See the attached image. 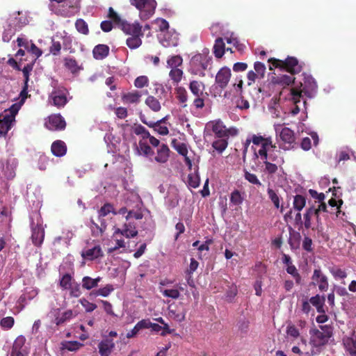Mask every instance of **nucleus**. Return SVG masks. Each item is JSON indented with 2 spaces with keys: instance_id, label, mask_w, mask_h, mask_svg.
<instances>
[{
  "instance_id": "28",
  "label": "nucleus",
  "mask_w": 356,
  "mask_h": 356,
  "mask_svg": "<svg viewBox=\"0 0 356 356\" xmlns=\"http://www.w3.org/2000/svg\"><path fill=\"white\" fill-rule=\"evenodd\" d=\"M143 36V33L140 34H136L131 35L126 40L127 47L131 49H137L142 44L141 37Z\"/></svg>"
},
{
  "instance_id": "44",
  "label": "nucleus",
  "mask_w": 356,
  "mask_h": 356,
  "mask_svg": "<svg viewBox=\"0 0 356 356\" xmlns=\"http://www.w3.org/2000/svg\"><path fill=\"white\" fill-rule=\"evenodd\" d=\"M183 63V59L181 56L176 55L172 56L169 58L167 60V65L169 67L172 68H178V67L181 66Z\"/></svg>"
},
{
  "instance_id": "29",
  "label": "nucleus",
  "mask_w": 356,
  "mask_h": 356,
  "mask_svg": "<svg viewBox=\"0 0 356 356\" xmlns=\"http://www.w3.org/2000/svg\"><path fill=\"white\" fill-rule=\"evenodd\" d=\"M139 153L147 157H151L154 155V152L145 140H140L137 147Z\"/></svg>"
},
{
  "instance_id": "3",
  "label": "nucleus",
  "mask_w": 356,
  "mask_h": 356,
  "mask_svg": "<svg viewBox=\"0 0 356 356\" xmlns=\"http://www.w3.org/2000/svg\"><path fill=\"white\" fill-rule=\"evenodd\" d=\"M69 90L63 86L54 83L48 97L49 103L58 109L63 108L69 102Z\"/></svg>"
},
{
  "instance_id": "52",
  "label": "nucleus",
  "mask_w": 356,
  "mask_h": 356,
  "mask_svg": "<svg viewBox=\"0 0 356 356\" xmlns=\"http://www.w3.org/2000/svg\"><path fill=\"white\" fill-rule=\"evenodd\" d=\"M176 140H172L173 147L175 149V150L183 156H187L188 154V148L185 143H178L175 144Z\"/></svg>"
},
{
  "instance_id": "14",
  "label": "nucleus",
  "mask_w": 356,
  "mask_h": 356,
  "mask_svg": "<svg viewBox=\"0 0 356 356\" xmlns=\"http://www.w3.org/2000/svg\"><path fill=\"white\" fill-rule=\"evenodd\" d=\"M125 34L134 35L136 34H140L143 33L142 26L138 22L129 23L126 20L122 19L118 25Z\"/></svg>"
},
{
  "instance_id": "42",
  "label": "nucleus",
  "mask_w": 356,
  "mask_h": 356,
  "mask_svg": "<svg viewBox=\"0 0 356 356\" xmlns=\"http://www.w3.org/2000/svg\"><path fill=\"white\" fill-rule=\"evenodd\" d=\"M324 298L321 297L318 295H316L314 297H312L309 300V302L316 307L317 311L319 313L324 312L323 310V303H324Z\"/></svg>"
},
{
  "instance_id": "36",
  "label": "nucleus",
  "mask_w": 356,
  "mask_h": 356,
  "mask_svg": "<svg viewBox=\"0 0 356 356\" xmlns=\"http://www.w3.org/2000/svg\"><path fill=\"white\" fill-rule=\"evenodd\" d=\"M343 344L351 356H356V339L348 337L343 340Z\"/></svg>"
},
{
  "instance_id": "20",
  "label": "nucleus",
  "mask_w": 356,
  "mask_h": 356,
  "mask_svg": "<svg viewBox=\"0 0 356 356\" xmlns=\"http://www.w3.org/2000/svg\"><path fill=\"white\" fill-rule=\"evenodd\" d=\"M189 89L195 97L208 96L207 92H204L205 85L200 81H191L189 83Z\"/></svg>"
},
{
  "instance_id": "9",
  "label": "nucleus",
  "mask_w": 356,
  "mask_h": 356,
  "mask_svg": "<svg viewBox=\"0 0 356 356\" xmlns=\"http://www.w3.org/2000/svg\"><path fill=\"white\" fill-rule=\"evenodd\" d=\"M113 213V214H116L117 213L114 211L113 207L110 203H106L104 204L101 209L99 210L98 213V218L100 222V225H98L96 223L93 219H90L91 224L96 227L100 233H103L106 229V223L104 219H102L103 217L107 216L108 213Z\"/></svg>"
},
{
  "instance_id": "54",
  "label": "nucleus",
  "mask_w": 356,
  "mask_h": 356,
  "mask_svg": "<svg viewBox=\"0 0 356 356\" xmlns=\"http://www.w3.org/2000/svg\"><path fill=\"white\" fill-rule=\"evenodd\" d=\"M277 83L284 86H289L292 83L296 84L295 78L289 75H282L280 77H277Z\"/></svg>"
},
{
  "instance_id": "56",
  "label": "nucleus",
  "mask_w": 356,
  "mask_h": 356,
  "mask_svg": "<svg viewBox=\"0 0 356 356\" xmlns=\"http://www.w3.org/2000/svg\"><path fill=\"white\" fill-rule=\"evenodd\" d=\"M73 316V312L72 310H67L64 312L61 317H56L55 319V323L57 325L63 324L66 321L70 319Z\"/></svg>"
},
{
  "instance_id": "34",
  "label": "nucleus",
  "mask_w": 356,
  "mask_h": 356,
  "mask_svg": "<svg viewBox=\"0 0 356 356\" xmlns=\"http://www.w3.org/2000/svg\"><path fill=\"white\" fill-rule=\"evenodd\" d=\"M229 138H220L212 143V147L220 154H221L228 145Z\"/></svg>"
},
{
  "instance_id": "48",
  "label": "nucleus",
  "mask_w": 356,
  "mask_h": 356,
  "mask_svg": "<svg viewBox=\"0 0 356 356\" xmlns=\"http://www.w3.org/2000/svg\"><path fill=\"white\" fill-rule=\"evenodd\" d=\"M147 323L145 322V320H142V321H139L134 326V327L127 334V337L129 339V338H131V337H134V336H136V334L140 330L145 328V326H146Z\"/></svg>"
},
{
  "instance_id": "64",
  "label": "nucleus",
  "mask_w": 356,
  "mask_h": 356,
  "mask_svg": "<svg viewBox=\"0 0 356 356\" xmlns=\"http://www.w3.org/2000/svg\"><path fill=\"white\" fill-rule=\"evenodd\" d=\"M0 325L6 329H10L14 325V318L10 316L3 318L1 320Z\"/></svg>"
},
{
  "instance_id": "26",
  "label": "nucleus",
  "mask_w": 356,
  "mask_h": 356,
  "mask_svg": "<svg viewBox=\"0 0 356 356\" xmlns=\"http://www.w3.org/2000/svg\"><path fill=\"white\" fill-rule=\"evenodd\" d=\"M109 52V48L106 44H98L95 47L92 54L96 59H103L106 57Z\"/></svg>"
},
{
  "instance_id": "25",
  "label": "nucleus",
  "mask_w": 356,
  "mask_h": 356,
  "mask_svg": "<svg viewBox=\"0 0 356 356\" xmlns=\"http://www.w3.org/2000/svg\"><path fill=\"white\" fill-rule=\"evenodd\" d=\"M64 66L73 74L79 72L82 67L79 65L75 58L67 57L64 58Z\"/></svg>"
},
{
  "instance_id": "51",
  "label": "nucleus",
  "mask_w": 356,
  "mask_h": 356,
  "mask_svg": "<svg viewBox=\"0 0 356 356\" xmlns=\"http://www.w3.org/2000/svg\"><path fill=\"white\" fill-rule=\"evenodd\" d=\"M330 271L336 280H343L347 276L346 272L338 267L330 268Z\"/></svg>"
},
{
  "instance_id": "17",
  "label": "nucleus",
  "mask_w": 356,
  "mask_h": 356,
  "mask_svg": "<svg viewBox=\"0 0 356 356\" xmlns=\"http://www.w3.org/2000/svg\"><path fill=\"white\" fill-rule=\"evenodd\" d=\"M159 41L164 47H177L179 44V38L177 33L166 31L161 34Z\"/></svg>"
},
{
  "instance_id": "43",
  "label": "nucleus",
  "mask_w": 356,
  "mask_h": 356,
  "mask_svg": "<svg viewBox=\"0 0 356 356\" xmlns=\"http://www.w3.org/2000/svg\"><path fill=\"white\" fill-rule=\"evenodd\" d=\"M183 71L179 68H172L170 71L169 76L171 80L175 83H178L181 81L183 76Z\"/></svg>"
},
{
  "instance_id": "21",
  "label": "nucleus",
  "mask_w": 356,
  "mask_h": 356,
  "mask_svg": "<svg viewBox=\"0 0 356 356\" xmlns=\"http://www.w3.org/2000/svg\"><path fill=\"white\" fill-rule=\"evenodd\" d=\"M115 347L112 339H106L102 340L98 345L99 352L101 356H109Z\"/></svg>"
},
{
  "instance_id": "37",
  "label": "nucleus",
  "mask_w": 356,
  "mask_h": 356,
  "mask_svg": "<svg viewBox=\"0 0 356 356\" xmlns=\"http://www.w3.org/2000/svg\"><path fill=\"white\" fill-rule=\"evenodd\" d=\"M133 132L136 135L140 136L142 138L140 140H143L149 138V137L151 136L148 130L141 124H135L133 127Z\"/></svg>"
},
{
  "instance_id": "50",
  "label": "nucleus",
  "mask_w": 356,
  "mask_h": 356,
  "mask_svg": "<svg viewBox=\"0 0 356 356\" xmlns=\"http://www.w3.org/2000/svg\"><path fill=\"white\" fill-rule=\"evenodd\" d=\"M267 193L269 199L272 201L276 209H279L280 207V199L276 192L273 189L268 188L267 190Z\"/></svg>"
},
{
  "instance_id": "53",
  "label": "nucleus",
  "mask_w": 356,
  "mask_h": 356,
  "mask_svg": "<svg viewBox=\"0 0 356 356\" xmlns=\"http://www.w3.org/2000/svg\"><path fill=\"white\" fill-rule=\"evenodd\" d=\"M149 85V79L147 76H138L134 81V86L137 88H143Z\"/></svg>"
},
{
  "instance_id": "62",
  "label": "nucleus",
  "mask_w": 356,
  "mask_h": 356,
  "mask_svg": "<svg viewBox=\"0 0 356 356\" xmlns=\"http://www.w3.org/2000/svg\"><path fill=\"white\" fill-rule=\"evenodd\" d=\"M61 50V44L58 41H52V44L49 47V51L54 56H58L60 54Z\"/></svg>"
},
{
  "instance_id": "60",
  "label": "nucleus",
  "mask_w": 356,
  "mask_h": 356,
  "mask_svg": "<svg viewBox=\"0 0 356 356\" xmlns=\"http://www.w3.org/2000/svg\"><path fill=\"white\" fill-rule=\"evenodd\" d=\"M108 17L118 26L122 20L112 7L108 8Z\"/></svg>"
},
{
  "instance_id": "46",
  "label": "nucleus",
  "mask_w": 356,
  "mask_h": 356,
  "mask_svg": "<svg viewBox=\"0 0 356 356\" xmlns=\"http://www.w3.org/2000/svg\"><path fill=\"white\" fill-rule=\"evenodd\" d=\"M254 69L256 75L259 76V79H262L265 76L266 74V65L259 61H257L254 64Z\"/></svg>"
},
{
  "instance_id": "31",
  "label": "nucleus",
  "mask_w": 356,
  "mask_h": 356,
  "mask_svg": "<svg viewBox=\"0 0 356 356\" xmlns=\"http://www.w3.org/2000/svg\"><path fill=\"white\" fill-rule=\"evenodd\" d=\"M292 232H290V236L289 238V244L291 250H297L300 247L301 236L299 232L293 231L291 228Z\"/></svg>"
},
{
  "instance_id": "30",
  "label": "nucleus",
  "mask_w": 356,
  "mask_h": 356,
  "mask_svg": "<svg viewBox=\"0 0 356 356\" xmlns=\"http://www.w3.org/2000/svg\"><path fill=\"white\" fill-rule=\"evenodd\" d=\"M74 285V280L70 273H65L63 275L60 280V286L63 289H77L76 286Z\"/></svg>"
},
{
  "instance_id": "1",
  "label": "nucleus",
  "mask_w": 356,
  "mask_h": 356,
  "mask_svg": "<svg viewBox=\"0 0 356 356\" xmlns=\"http://www.w3.org/2000/svg\"><path fill=\"white\" fill-rule=\"evenodd\" d=\"M317 84L311 76H304L303 82H300V86H296L291 89V99L295 103H300L302 94L312 97L316 92Z\"/></svg>"
},
{
  "instance_id": "38",
  "label": "nucleus",
  "mask_w": 356,
  "mask_h": 356,
  "mask_svg": "<svg viewBox=\"0 0 356 356\" xmlns=\"http://www.w3.org/2000/svg\"><path fill=\"white\" fill-rule=\"evenodd\" d=\"M101 280V277L92 279L90 277L86 276L83 278V288L85 289H92L98 286V282Z\"/></svg>"
},
{
  "instance_id": "41",
  "label": "nucleus",
  "mask_w": 356,
  "mask_h": 356,
  "mask_svg": "<svg viewBox=\"0 0 356 356\" xmlns=\"http://www.w3.org/2000/svg\"><path fill=\"white\" fill-rule=\"evenodd\" d=\"M243 173L245 179L248 181L250 184L257 186H261V181H259L257 176L255 174L251 173L246 169L243 170Z\"/></svg>"
},
{
  "instance_id": "27",
  "label": "nucleus",
  "mask_w": 356,
  "mask_h": 356,
  "mask_svg": "<svg viewBox=\"0 0 356 356\" xmlns=\"http://www.w3.org/2000/svg\"><path fill=\"white\" fill-rule=\"evenodd\" d=\"M175 93L179 102L182 104L181 106L183 108L186 107V102L188 100V92L182 86H179L175 88Z\"/></svg>"
},
{
  "instance_id": "22",
  "label": "nucleus",
  "mask_w": 356,
  "mask_h": 356,
  "mask_svg": "<svg viewBox=\"0 0 356 356\" xmlns=\"http://www.w3.org/2000/svg\"><path fill=\"white\" fill-rule=\"evenodd\" d=\"M51 151L57 157L63 156L67 152V145L63 140H57L51 144Z\"/></svg>"
},
{
  "instance_id": "35",
  "label": "nucleus",
  "mask_w": 356,
  "mask_h": 356,
  "mask_svg": "<svg viewBox=\"0 0 356 356\" xmlns=\"http://www.w3.org/2000/svg\"><path fill=\"white\" fill-rule=\"evenodd\" d=\"M306 205V198L302 195L293 197V208L297 211H301Z\"/></svg>"
},
{
  "instance_id": "24",
  "label": "nucleus",
  "mask_w": 356,
  "mask_h": 356,
  "mask_svg": "<svg viewBox=\"0 0 356 356\" xmlns=\"http://www.w3.org/2000/svg\"><path fill=\"white\" fill-rule=\"evenodd\" d=\"M28 83H24L23 88L20 92L19 97L20 101L17 103L13 104L10 108L13 110L14 113H17L21 106L24 104L26 99L28 97Z\"/></svg>"
},
{
  "instance_id": "19",
  "label": "nucleus",
  "mask_w": 356,
  "mask_h": 356,
  "mask_svg": "<svg viewBox=\"0 0 356 356\" xmlns=\"http://www.w3.org/2000/svg\"><path fill=\"white\" fill-rule=\"evenodd\" d=\"M44 238V230L40 225H35L32 228L31 240L34 245L40 247Z\"/></svg>"
},
{
  "instance_id": "6",
  "label": "nucleus",
  "mask_w": 356,
  "mask_h": 356,
  "mask_svg": "<svg viewBox=\"0 0 356 356\" xmlns=\"http://www.w3.org/2000/svg\"><path fill=\"white\" fill-rule=\"evenodd\" d=\"M321 330L314 328L310 330V341L315 347L326 344L332 336L331 328L327 325H321Z\"/></svg>"
},
{
  "instance_id": "4",
  "label": "nucleus",
  "mask_w": 356,
  "mask_h": 356,
  "mask_svg": "<svg viewBox=\"0 0 356 356\" xmlns=\"http://www.w3.org/2000/svg\"><path fill=\"white\" fill-rule=\"evenodd\" d=\"M268 62L270 63L273 67L284 70L291 73L292 75L298 74L302 70V66L298 59L293 56H288L285 60L270 58L268 60Z\"/></svg>"
},
{
  "instance_id": "47",
  "label": "nucleus",
  "mask_w": 356,
  "mask_h": 356,
  "mask_svg": "<svg viewBox=\"0 0 356 356\" xmlns=\"http://www.w3.org/2000/svg\"><path fill=\"white\" fill-rule=\"evenodd\" d=\"M124 236L127 238H133L137 236L138 231L134 225L131 223L124 224Z\"/></svg>"
},
{
  "instance_id": "11",
  "label": "nucleus",
  "mask_w": 356,
  "mask_h": 356,
  "mask_svg": "<svg viewBox=\"0 0 356 356\" xmlns=\"http://www.w3.org/2000/svg\"><path fill=\"white\" fill-rule=\"evenodd\" d=\"M232 72L228 67L220 68L217 72L215 78V83L220 89H225L230 80Z\"/></svg>"
},
{
  "instance_id": "5",
  "label": "nucleus",
  "mask_w": 356,
  "mask_h": 356,
  "mask_svg": "<svg viewBox=\"0 0 356 356\" xmlns=\"http://www.w3.org/2000/svg\"><path fill=\"white\" fill-rule=\"evenodd\" d=\"M130 3L139 10L140 17L144 21L154 14L157 5L155 0H130Z\"/></svg>"
},
{
  "instance_id": "7",
  "label": "nucleus",
  "mask_w": 356,
  "mask_h": 356,
  "mask_svg": "<svg viewBox=\"0 0 356 356\" xmlns=\"http://www.w3.org/2000/svg\"><path fill=\"white\" fill-rule=\"evenodd\" d=\"M17 114L9 108L0 115V138L5 136L11 129Z\"/></svg>"
},
{
  "instance_id": "61",
  "label": "nucleus",
  "mask_w": 356,
  "mask_h": 356,
  "mask_svg": "<svg viewBox=\"0 0 356 356\" xmlns=\"http://www.w3.org/2000/svg\"><path fill=\"white\" fill-rule=\"evenodd\" d=\"M156 22L159 26L160 31L163 32V33L168 31L169 29V23L166 19L163 18H158L156 19Z\"/></svg>"
},
{
  "instance_id": "55",
  "label": "nucleus",
  "mask_w": 356,
  "mask_h": 356,
  "mask_svg": "<svg viewBox=\"0 0 356 356\" xmlns=\"http://www.w3.org/2000/svg\"><path fill=\"white\" fill-rule=\"evenodd\" d=\"M82 346V343L76 341H66L65 343L63 344V349H66L70 351H75L79 349V348L81 347Z\"/></svg>"
},
{
  "instance_id": "32",
  "label": "nucleus",
  "mask_w": 356,
  "mask_h": 356,
  "mask_svg": "<svg viewBox=\"0 0 356 356\" xmlns=\"http://www.w3.org/2000/svg\"><path fill=\"white\" fill-rule=\"evenodd\" d=\"M225 51V43L222 38H218L213 45V54L218 58L223 56Z\"/></svg>"
},
{
  "instance_id": "15",
  "label": "nucleus",
  "mask_w": 356,
  "mask_h": 356,
  "mask_svg": "<svg viewBox=\"0 0 356 356\" xmlns=\"http://www.w3.org/2000/svg\"><path fill=\"white\" fill-rule=\"evenodd\" d=\"M81 255L83 259L93 261L95 259L103 257L104 253L100 245H97L92 248H88L83 250Z\"/></svg>"
},
{
  "instance_id": "39",
  "label": "nucleus",
  "mask_w": 356,
  "mask_h": 356,
  "mask_svg": "<svg viewBox=\"0 0 356 356\" xmlns=\"http://www.w3.org/2000/svg\"><path fill=\"white\" fill-rule=\"evenodd\" d=\"M245 194H242L238 190L235 189L230 194V202L235 205H241L244 200Z\"/></svg>"
},
{
  "instance_id": "57",
  "label": "nucleus",
  "mask_w": 356,
  "mask_h": 356,
  "mask_svg": "<svg viewBox=\"0 0 356 356\" xmlns=\"http://www.w3.org/2000/svg\"><path fill=\"white\" fill-rule=\"evenodd\" d=\"M188 185L194 188H196L200 185V177L197 174H189L188 176Z\"/></svg>"
},
{
  "instance_id": "33",
  "label": "nucleus",
  "mask_w": 356,
  "mask_h": 356,
  "mask_svg": "<svg viewBox=\"0 0 356 356\" xmlns=\"http://www.w3.org/2000/svg\"><path fill=\"white\" fill-rule=\"evenodd\" d=\"M145 103L154 112H159L161 109L160 102L152 95H149Z\"/></svg>"
},
{
  "instance_id": "12",
  "label": "nucleus",
  "mask_w": 356,
  "mask_h": 356,
  "mask_svg": "<svg viewBox=\"0 0 356 356\" xmlns=\"http://www.w3.org/2000/svg\"><path fill=\"white\" fill-rule=\"evenodd\" d=\"M275 131L277 134H279L282 141L288 145V147H286L288 149L293 147L296 137L293 130L288 127H284L280 131L278 128H275Z\"/></svg>"
},
{
  "instance_id": "16",
  "label": "nucleus",
  "mask_w": 356,
  "mask_h": 356,
  "mask_svg": "<svg viewBox=\"0 0 356 356\" xmlns=\"http://www.w3.org/2000/svg\"><path fill=\"white\" fill-rule=\"evenodd\" d=\"M139 118L143 124L147 125L150 128H153L154 130L158 132L159 134L162 136L168 134L169 130L166 126L160 124L159 123H155L154 120H148L147 118L143 113H140Z\"/></svg>"
},
{
  "instance_id": "13",
  "label": "nucleus",
  "mask_w": 356,
  "mask_h": 356,
  "mask_svg": "<svg viewBox=\"0 0 356 356\" xmlns=\"http://www.w3.org/2000/svg\"><path fill=\"white\" fill-rule=\"evenodd\" d=\"M170 150L166 144L162 143L156 148V155L149 158L151 161H154L158 163L163 164L168 162L170 158Z\"/></svg>"
},
{
  "instance_id": "45",
  "label": "nucleus",
  "mask_w": 356,
  "mask_h": 356,
  "mask_svg": "<svg viewBox=\"0 0 356 356\" xmlns=\"http://www.w3.org/2000/svg\"><path fill=\"white\" fill-rule=\"evenodd\" d=\"M25 342H26L25 337L22 335L19 336L15 340L11 351L16 352V351H19V350H26V349L24 348Z\"/></svg>"
},
{
  "instance_id": "23",
  "label": "nucleus",
  "mask_w": 356,
  "mask_h": 356,
  "mask_svg": "<svg viewBox=\"0 0 356 356\" xmlns=\"http://www.w3.org/2000/svg\"><path fill=\"white\" fill-rule=\"evenodd\" d=\"M142 94L138 90H134L124 93L122 96V100L125 104H138L140 102Z\"/></svg>"
},
{
  "instance_id": "8",
  "label": "nucleus",
  "mask_w": 356,
  "mask_h": 356,
  "mask_svg": "<svg viewBox=\"0 0 356 356\" xmlns=\"http://www.w3.org/2000/svg\"><path fill=\"white\" fill-rule=\"evenodd\" d=\"M206 129L211 130L216 138H229L232 134L231 130L227 129L220 120L209 122L206 125Z\"/></svg>"
},
{
  "instance_id": "2",
  "label": "nucleus",
  "mask_w": 356,
  "mask_h": 356,
  "mask_svg": "<svg viewBox=\"0 0 356 356\" xmlns=\"http://www.w3.org/2000/svg\"><path fill=\"white\" fill-rule=\"evenodd\" d=\"M212 63V57L209 55V50L204 51L202 54L194 55L190 61L191 72L195 75L204 76V71Z\"/></svg>"
},
{
  "instance_id": "63",
  "label": "nucleus",
  "mask_w": 356,
  "mask_h": 356,
  "mask_svg": "<svg viewBox=\"0 0 356 356\" xmlns=\"http://www.w3.org/2000/svg\"><path fill=\"white\" fill-rule=\"evenodd\" d=\"M272 139L271 137H264L259 135H253L252 136V143L256 145H261L262 143H265L267 140Z\"/></svg>"
},
{
  "instance_id": "58",
  "label": "nucleus",
  "mask_w": 356,
  "mask_h": 356,
  "mask_svg": "<svg viewBox=\"0 0 356 356\" xmlns=\"http://www.w3.org/2000/svg\"><path fill=\"white\" fill-rule=\"evenodd\" d=\"M286 271L289 274H291L294 277L297 284L300 283L301 277L299 275L295 266L289 265V266L286 268Z\"/></svg>"
},
{
  "instance_id": "49",
  "label": "nucleus",
  "mask_w": 356,
  "mask_h": 356,
  "mask_svg": "<svg viewBox=\"0 0 356 356\" xmlns=\"http://www.w3.org/2000/svg\"><path fill=\"white\" fill-rule=\"evenodd\" d=\"M76 30L83 35H88L89 29L87 23L83 19H78L75 22Z\"/></svg>"
},
{
  "instance_id": "18",
  "label": "nucleus",
  "mask_w": 356,
  "mask_h": 356,
  "mask_svg": "<svg viewBox=\"0 0 356 356\" xmlns=\"http://www.w3.org/2000/svg\"><path fill=\"white\" fill-rule=\"evenodd\" d=\"M312 282L318 286V289H327L328 287L327 278L319 269L314 270Z\"/></svg>"
},
{
  "instance_id": "10",
  "label": "nucleus",
  "mask_w": 356,
  "mask_h": 356,
  "mask_svg": "<svg viewBox=\"0 0 356 356\" xmlns=\"http://www.w3.org/2000/svg\"><path fill=\"white\" fill-rule=\"evenodd\" d=\"M45 127L51 131H61L65 129L66 122L60 114H54L48 118Z\"/></svg>"
},
{
  "instance_id": "40",
  "label": "nucleus",
  "mask_w": 356,
  "mask_h": 356,
  "mask_svg": "<svg viewBox=\"0 0 356 356\" xmlns=\"http://www.w3.org/2000/svg\"><path fill=\"white\" fill-rule=\"evenodd\" d=\"M275 148L276 146L275 144H273L272 139L267 140L265 143H262L261 145V148L259 149L258 152L254 153V156L256 158H258L259 156H265L266 154H268L269 149Z\"/></svg>"
},
{
  "instance_id": "59",
  "label": "nucleus",
  "mask_w": 356,
  "mask_h": 356,
  "mask_svg": "<svg viewBox=\"0 0 356 356\" xmlns=\"http://www.w3.org/2000/svg\"><path fill=\"white\" fill-rule=\"evenodd\" d=\"M264 163L265 165L264 171L269 175L275 174L278 170V167L276 164L270 163L268 161H264Z\"/></svg>"
}]
</instances>
